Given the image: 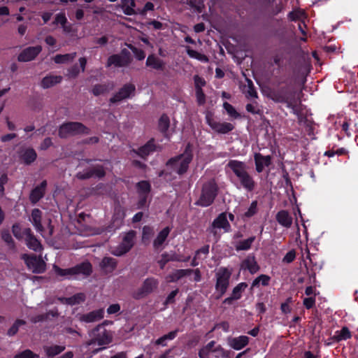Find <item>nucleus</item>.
I'll list each match as a JSON object with an SVG mask.
<instances>
[{"label": "nucleus", "instance_id": "obj_1", "mask_svg": "<svg viewBox=\"0 0 358 358\" xmlns=\"http://www.w3.org/2000/svg\"><path fill=\"white\" fill-rule=\"evenodd\" d=\"M227 166L233 171L238 179L241 186L246 191L253 192L257 186V182L253 177L248 172L247 165L245 162L231 159L227 164Z\"/></svg>", "mask_w": 358, "mask_h": 358}, {"label": "nucleus", "instance_id": "obj_2", "mask_svg": "<svg viewBox=\"0 0 358 358\" xmlns=\"http://www.w3.org/2000/svg\"><path fill=\"white\" fill-rule=\"evenodd\" d=\"M189 148L190 145L188 144L184 153L169 159L166 166L171 171L179 175H182L186 173L188 169L189 164L193 158L192 151Z\"/></svg>", "mask_w": 358, "mask_h": 358}, {"label": "nucleus", "instance_id": "obj_3", "mask_svg": "<svg viewBox=\"0 0 358 358\" xmlns=\"http://www.w3.org/2000/svg\"><path fill=\"white\" fill-rule=\"evenodd\" d=\"M218 186L214 179H210L203 183L201 187V195L195 202V205L201 207H208L215 201L218 194Z\"/></svg>", "mask_w": 358, "mask_h": 358}, {"label": "nucleus", "instance_id": "obj_4", "mask_svg": "<svg viewBox=\"0 0 358 358\" xmlns=\"http://www.w3.org/2000/svg\"><path fill=\"white\" fill-rule=\"evenodd\" d=\"M295 94V92L289 91L286 87H282L277 90H271L268 94V97L275 102L286 103L288 108L294 110L297 106Z\"/></svg>", "mask_w": 358, "mask_h": 358}, {"label": "nucleus", "instance_id": "obj_5", "mask_svg": "<svg viewBox=\"0 0 358 358\" xmlns=\"http://www.w3.org/2000/svg\"><path fill=\"white\" fill-rule=\"evenodd\" d=\"M90 336L91 339L86 343L87 346L94 344L106 345L110 343L113 341L112 334L104 328L103 324H99L94 328L90 332Z\"/></svg>", "mask_w": 358, "mask_h": 358}, {"label": "nucleus", "instance_id": "obj_6", "mask_svg": "<svg viewBox=\"0 0 358 358\" xmlns=\"http://www.w3.org/2000/svg\"><path fill=\"white\" fill-rule=\"evenodd\" d=\"M90 129L83 123L78 122H69L62 124L59 128V136L66 138L71 136L79 134H89Z\"/></svg>", "mask_w": 358, "mask_h": 358}, {"label": "nucleus", "instance_id": "obj_7", "mask_svg": "<svg viewBox=\"0 0 358 358\" xmlns=\"http://www.w3.org/2000/svg\"><path fill=\"white\" fill-rule=\"evenodd\" d=\"M231 275V271L226 267H220L215 273L216 283L215 289L220 293L219 299L227 292L229 285V279Z\"/></svg>", "mask_w": 358, "mask_h": 358}, {"label": "nucleus", "instance_id": "obj_8", "mask_svg": "<svg viewBox=\"0 0 358 358\" xmlns=\"http://www.w3.org/2000/svg\"><path fill=\"white\" fill-rule=\"evenodd\" d=\"M27 266L34 273H43L46 269L45 262L35 255L23 254L21 256Z\"/></svg>", "mask_w": 358, "mask_h": 358}, {"label": "nucleus", "instance_id": "obj_9", "mask_svg": "<svg viewBox=\"0 0 358 358\" xmlns=\"http://www.w3.org/2000/svg\"><path fill=\"white\" fill-rule=\"evenodd\" d=\"M136 235V233L134 230H130L126 233L122 242L112 251V254L120 257L128 252L134 245Z\"/></svg>", "mask_w": 358, "mask_h": 358}, {"label": "nucleus", "instance_id": "obj_10", "mask_svg": "<svg viewBox=\"0 0 358 358\" xmlns=\"http://www.w3.org/2000/svg\"><path fill=\"white\" fill-rule=\"evenodd\" d=\"M158 285L159 281L157 279L152 277L148 278L143 281L141 287L134 292L133 297L135 299L144 298L156 290Z\"/></svg>", "mask_w": 358, "mask_h": 358}, {"label": "nucleus", "instance_id": "obj_11", "mask_svg": "<svg viewBox=\"0 0 358 358\" xmlns=\"http://www.w3.org/2000/svg\"><path fill=\"white\" fill-rule=\"evenodd\" d=\"M131 62L130 52L124 49L121 54H114L107 59L106 67L114 66L115 67L127 66Z\"/></svg>", "mask_w": 358, "mask_h": 358}, {"label": "nucleus", "instance_id": "obj_12", "mask_svg": "<svg viewBox=\"0 0 358 358\" xmlns=\"http://www.w3.org/2000/svg\"><path fill=\"white\" fill-rule=\"evenodd\" d=\"M206 122L210 128L218 134H228L234 129V126L231 123L218 122L211 114L206 115Z\"/></svg>", "mask_w": 358, "mask_h": 358}, {"label": "nucleus", "instance_id": "obj_13", "mask_svg": "<svg viewBox=\"0 0 358 358\" xmlns=\"http://www.w3.org/2000/svg\"><path fill=\"white\" fill-rule=\"evenodd\" d=\"M42 51L41 45L29 46L18 55L17 61L20 62H27L34 60Z\"/></svg>", "mask_w": 358, "mask_h": 358}, {"label": "nucleus", "instance_id": "obj_14", "mask_svg": "<svg viewBox=\"0 0 358 358\" xmlns=\"http://www.w3.org/2000/svg\"><path fill=\"white\" fill-rule=\"evenodd\" d=\"M136 90L135 85L131 83L125 84L121 87L119 91L110 99V103H115L120 102L124 99H126L130 96L131 94H134Z\"/></svg>", "mask_w": 358, "mask_h": 358}, {"label": "nucleus", "instance_id": "obj_15", "mask_svg": "<svg viewBox=\"0 0 358 358\" xmlns=\"http://www.w3.org/2000/svg\"><path fill=\"white\" fill-rule=\"evenodd\" d=\"M231 226L227 219L226 213H220L213 222L210 228V232L215 236H217L216 229H223L226 232L230 230Z\"/></svg>", "mask_w": 358, "mask_h": 358}, {"label": "nucleus", "instance_id": "obj_16", "mask_svg": "<svg viewBox=\"0 0 358 358\" xmlns=\"http://www.w3.org/2000/svg\"><path fill=\"white\" fill-rule=\"evenodd\" d=\"M106 175V172L103 166L96 165L91 169L85 170L83 172H79L77 173L76 177L80 180H86L89 179L93 176H96L99 178H101L104 177Z\"/></svg>", "mask_w": 358, "mask_h": 358}, {"label": "nucleus", "instance_id": "obj_17", "mask_svg": "<svg viewBox=\"0 0 358 358\" xmlns=\"http://www.w3.org/2000/svg\"><path fill=\"white\" fill-rule=\"evenodd\" d=\"M190 259V256L183 257L180 255H178L176 252L169 254L164 252L161 255V259L158 261L159 266L161 269H163L168 262H187Z\"/></svg>", "mask_w": 358, "mask_h": 358}, {"label": "nucleus", "instance_id": "obj_18", "mask_svg": "<svg viewBox=\"0 0 358 358\" xmlns=\"http://www.w3.org/2000/svg\"><path fill=\"white\" fill-rule=\"evenodd\" d=\"M125 215V210L124 208L120 206H116L112 218V223L108 227L110 229L109 231L120 228L123 224Z\"/></svg>", "mask_w": 358, "mask_h": 358}, {"label": "nucleus", "instance_id": "obj_19", "mask_svg": "<svg viewBox=\"0 0 358 358\" xmlns=\"http://www.w3.org/2000/svg\"><path fill=\"white\" fill-rule=\"evenodd\" d=\"M104 311L103 309H98L86 314H78V320L82 322L91 323L101 320L103 317Z\"/></svg>", "mask_w": 358, "mask_h": 358}, {"label": "nucleus", "instance_id": "obj_20", "mask_svg": "<svg viewBox=\"0 0 358 358\" xmlns=\"http://www.w3.org/2000/svg\"><path fill=\"white\" fill-rule=\"evenodd\" d=\"M157 150V145L155 143V139L151 138L144 145L140 147L138 150H133V152L137 155L146 159L147 157Z\"/></svg>", "mask_w": 358, "mask_h": 358}, {"label": "nucleus", "instance_id": "obj_21", "mask_svg": "<svg viewBox=\"0 0 358 358\" xmlns=\"http://www.w3.org/2000/svg\"><path fill=\"white\" fill-rule=\"evenodd\" d=\"M23 234L26 236V243L29 248L34 250L38 251L42 249V245L39 242V241L36 238V236L33 234L32 231L30 228L24 229Z\"/></svg>", "mask_w": 358, "mask_h": 358}, {"label": "nucleus", "instance_id": "obj_22", "mask_svg": "<svg viewBox=\"0 0 358 358\" xmlns=\"http://www.w3.org/2000/svg\"><path fill=\"white\" fill-rule=\"evenodd\" d=\"M254 160L257 173H262L265 166H269L271 164V157L269 155L264 156L259 152L255 153Z\"/></svg>", "mask_w": 358, "mask_h": 358}, {"label": "nucleus", "instance_id": "obj_23", "mask_svg": "<svg viewBox=\"0 0 358 358\" xmlns=\"http://www.w3.org/2000/svg\"><path fill=\"white\" fill-rule=\"evenodd\" d=\"M117 266V260L110 257H104L99 263V267L105 274L113 273L116 269Z\"/></svg>", "mask_w": 358, "mask_h": 358}, {"label": "nucleus", "instance_id": "obj_24", "mask_svg": "<svg viewBox=\"0 0 358 358\" xmlns=\"http://www.w3.org/2000/svg\"><path fill=\"white\" fill-rule=\"evenodd\" d=\"M47 181L43 180L40 185L31 190L29 199L32 203H36L45 195Z\"/></svg>", "mask_w": 358, "mask_h": 358}, {"label": "nucleus", "instance_id": "obj_25", "mask_svg": "<svg viewBox=\"0 0 358 358\" xmlns=\"http://www.w3.org/2000/svg\"><path fill=\"white\" fill-rule=\"evenodd\" d=\"M37 157V154L35 150L32 148H25L21 150L20 154V159L26 165L32 164Z\"/></svg>", "mask_w": 358, "mask_h": 358}, {"label": "nucleus", "instance_id": "obj_26", "mask_svg": "<svg viewBox=\"0 0 358 358\" xmlns=\"http://www.w3.org/2000/svg\"><path fill=\"white\" fill-rule=\"evenodd\" d=\"M249 343V338L246 336H240L235 338H229L228 344L234 350H239L245 347Z\"/></svg>", "mask_w": 358, "mask_h": 358}, {"label": "nucleus", "instance_id": "obj_27", "mask_svg": "<svg viewBox=\"0 0 358 358\" xmlns=\"http://www.w3.org/2000/svg\"><path fill=\"white\" fill-rule=\"evenodd\" d=\"M73 275L82 274L85 276H89L92 273V265L88 262H83L80 264L72 267Z\"/></svg>", "mask_w": 358, "mask_h": 358}, {"label": "nucleus", "instance_id": "obj_28", "mask_svg": "<svg viewBox=\"0 0 358 358\" xmlns=\"http://www.w3.org/2000/svg\"><path fill=\"white\" fill-rule=\"evenodd\" d=\"M277 222L285 228H290L292 224V217L288 211L281 210L275 215Z\"/></svg>", "mask_w": 358, "mask_h": 358}, {"label": "nucleus", "instance_id": "obj_29", "mask_svg": "<svg viewBox=\"0 0 358 358\" xmlns=\"http://www.w3.org/2000/svg\"><path fill=\"white\" fill-rule=\"evenodd\" d=\"M215 341H212L208 343L206 346L202 348L199 351V357L200 358H210V352H217L219 350H222V348L220 345L215 347Z\"/></svg>", "mask_w": 358, "mask_h": 358}, {"label": "nucleus", "instance_id": "obj_30", "mask_svg": "<svg viewBox=\"0 0 358 358\" xmlns=\"http://www.w3.org/2000/svg\"><path fill=\"white\" fill-rule=\"evenodd\" d=\"M145 64L147 66L157 71H163L165 66V63L154 54L148 57Z\"/></svg>", "mask_w": 358, "mask_h": 358}, {"label": "nucleus", "instance_id": "obj_31", "mask_svg": "<svg viewBox=\"0 0 358 358\" xmlns=\"http://www.w3.org/2000/svg\"><path fill=\"white\" fill-rule=\"evenodd\" d=\"M62 80V76L49 74L42 79L41 86L44 89H48L60 83Z\"/></svg>", "mask_w": 358, "mask_h": 358}, {"label": "nucleus", "instance_id": "obj_32", "mask_svg": "<svg viewBox=\"0 0 358 358\" xmlns=\"http://www.w3.org/2000/svg\"><path fill=\"white\" fill-rule=\"evenodd\" d=\"M193 273V269H178L167 276V280L169 282H177L182 278L189 275Z\"/></svg>", "mask_w": 358, "mask_h": 358}, {"label": "nucleus", "instance_id": "obj_33", "mask_svg": "<svg viewBox=\"0 0 358 358\" xmlns=\"http://www.w3.org/2000/svg\"><path fill=\"white\" fill-rule=\"evenodd\" d=\"M59 316V313L57 308H55L52 310H50L47 313L44 314L37 315L34 317H31L30 320L32 323H38L41 322L47 321L50 319V317H57Z\"/></svg>", "mask_w": 358, "mask_h": 358}, {"label": "nucleus", "instance_id": "obj_34", "mask_svg": "<svg viewBox=\"0 0 358 358\" xmlns=\"http://www.w3.org/2000/svg\"><path fill=\"white\" fill-rule=\"evenodd\" d=\"M85 294L84 293H77L71 297L59 298V301L68 305H76L83 303L85 301Z\"/></svg>", "mask_w": 358, "mask_h": 358}, {"label": "nucleus", "instance_id": "obj_35", "mask_svg": "<svg viewBox=\"0 0 358 358\" xmlns=\"http://www.w3.org/2000/svg\"><path fill=\"white\" fill-rule=\"evenodd\" d=\"M241 266L244 269H248L252 274L257 273L259 270V266L254 256H248L242 262Z\"/></svg>", "mask_w": 358, "mask_h": 358}, {"label": "nucleus", "instance_id": "obj_36", "mask_svg": "<svg viewBox=\"0 0 358 358\" xmlns=\"http://www.w3.org/2000/svg\"><path fill=\"white\" fill-rule=\"evenodd\" d=\"M42 212L38 209L34 208L31 211V222L35 227L36 229L39 232H43L44 228L41 224Z\"/></svg>", "mask_w": 358, "mask_h": 358}, {"label": "nucleus", "instance_id": "obj_37", "mask_svg": "<svg viewBox=\"0 0 358 358\" xmlns=\"http://www.w3.org/2000/svg\"><path fill=\"white\" fill-rule=\"evenodd\" d=\"M65 348H66L64 345H58L43 346V350L45 353V355L49 358H52L56 355H59L63 351H64Z\"/></svg>", "mask_w": 358, "mask_h": 358}, {"label": "nucleus", "instance_id": "obj_38", "mask_svg": "<svg viewBox=\"0 0 358 358\" xmlns=\"http://www.w3.org/2000/svg\"><path fill=\"white\" fill-rule=\"evenodd\" d=\"M171 229L169 227L164 228L157 235V238L154 240L153 247L155 249L159 248L164 241L166 240Z\"/></svg>", "mask_w": 358, "mask_h": 358}, {"label": "nucleus", "instance_id": "obj_39", "mask_svg": "<svg viewBox=\"0 0 358 358\" xmlns=\"http://www.w3.org/2000/svg\"><path fill=\"white\" fill-rule=\"evenodd\" d=\"M255 240V236H251L245 240L239 241L235 246L237 251L249 250Z\"/></svg>", "mask_w": 358, "mask_h": 358}, {"label": "nucleus", "instance_id": "obj_40", "mask_svg": "<svg viewBox=\"0 0 358 358\" xmlns=\"http://www.w3.org/2000/svg\"><path fill=\"white\" fill-rule=\"evenodd\" d=\"M170 126V120L167 115L163 114L160 117L158 122V128L159 130L163 133L166 134L168 131Z\"/></svg>", "mask_w": 358, "mask_h": 358}, {"label": "nucleus", "instance_id": "obj_41", "mask_svg": "<svg viewBox=\"0 0 358 358\" xmlns=\"http://www.w3.org/2000/svg\"><path fill=\"white\" fill-rule=\"evenodd\" d=\"M76 57V52L65 54V55H57L54 57V61L57 64H63L73 61Z\"/></svg>", "mask_w": 358, "mask_h": 358}, {"label": "nucleus", "instance_id": "obj_42", "mask_svg": "<svg viewBox=\"0 0 358 358\" xmlns=\"http://www.w3.org/2000/svg\"><path fill=\"white\" fill-rule=\"evenodd\" d=\"M26 321L21 319H17L15 321L13 324L10 327V328L7 331V335L8 336H15L19 330V327L26 324Z\"/></svg>", "mask_w": 358, "mask_h": 358}, {"label": "nucleus", "instance_id": "obj_43", "mask_svg": "<svg viewBox=\"0 0 358 358\" xmlns=\"http://www.w3.org/2000/svg\"><path fill=\"white\" fill-rule=\"evenodd\" d=\"M336 333L337 334L335 336V338L337 341L347 340L352 336L349 329L346 327H343L340 331H337Z\"/></svg>", "mask_w": 358, "mask_h": 358}, {"label": "nucleus", "instance_id": "obj_44", "mask_svg": "<svg viewBox=\"0 0 358 358\" xmlns=\"http://www.w3.org/2000/svg\"><path fill=\"white\" fill-rule=\"evenodd\" d=\"M2 240L12 249L15 248V242L8 230H3L1 231Z\"/></svg>", "mask_w": 358, "mask_h": 358}, {"label": "nucleus", "instance_id": "obj_45", "mask_svg": "<svg viewBox=\"0 0 358 358\" xmlns=\"http://www.w3.org/2000/svg\"><path fill=\"white\" fill-rule=\"evenodd\" d=\"M248 285L245 282H241L237 285L234 289L232 292L231 296L236 300L239 299L241 296V293L247 287Z\"/></svg>", "mask_w": 358, "mask_h": 358}, {"label": "nucleus", "instance_id": "obj_46", "mask_svg": "<svg viewBox=\"0 0 358 358\" xmlns=\"http://www.w3.org/2000/svg\"><path fill=\"white\" fill-rule=\"evenodd\" d=\"M187 3L191 8H194L195 11L201 13L204 8L203 0H187Z\"/></svg>", "mask_w": 358, "mask_h": 358}, {"label": "nucleus", "instance_id": "obj_47", "mask_svg": "<svg viewBox=\"0 0 358 358\" xmlns=\"http://www.w3.org/2000/svg\"><path fill=\"white\" fill-rule=\"evenodd\" d=\"M271 278L268 275L262 274L252 282V287H257L260 283L264 286H267Z\"/></svg>", "mask_w": 358, "mask_h": 358}, {"label": "nucleus", "instance_id": "obj_48", "mask_svg": "<svg viewBox=\"0 0 358 358\" xmlns=\"http://www.w3.org/2000/svg\"><path fill=\"white\" fill-rule=\"evenodd\" d=\"M137 188L141 194L147 195L150 191V185L148 181L142 180L137 183Z\"/></svg>", "mask_w": 358, "mask_h": 358}, {"label": "nucleus", "instance_id": "obj_49", "mask_svg": "<svg viewBox=\"0 0 358 358\" xmlns=\"http://www.w3.org/2000/svg\"><path fill=\"white\" fill-rule=\"evenodd\" d=\"M109 91L108 87L106 85L104 84H96L95 85L92 90V92L94 96H99L101 94H103Z\"/></svg>", "mask_w": 358, "mask_h": 358}, {"label": "nucleus", "instance_id": "obj_50", "mask_svg": "<svg viewBox=\"0 0 358 358\" xmlns=\"http://www.w3.org/2000/svg\"><path fill=\"white\" fill-rule=\"evenodd\" d=\"M223 108L225 109V110L227 112L229 115H230L231 117L234 119H237L240 117V114L236 110L234 107L229 103L228 102H224L223 103Z\"/></svg>", "mask_w": 358, "mask_h": 358}, {"label": "nucleus", "instance_id": "obj_51", "mask_svg": "<svg viewBox=\"0 0 358 358\" xmlns=\"http://www.w3.org/2000/svg\"><path fill=\"white\" fill-rule=\"evenodd\" d=\"M53 269L56 274L59 276L73 275L72 267L69 268L63 269L57 265H54Z\"/></svg>", "mask_w": 358, "mask_h": 358}, {"label": "nucleus", "instance_id": "obj_52", "mask_svg": "<svg viewBox=\"0 0 358 358\" xmlns=\"http://www.w3.org/2000/svg\"><path fill=\"white\" fill-rule=\"evenodd\" d=\"M257 213V201H254L251 203L248 210L244 213L243 217L250 218Z\"/></svg>", "mask_w": 358, "mask_h": 358}, {"label": "nucleus", "instance_id": "obj_53", "mask_svg": "<svg viewBox=\"0 0 358 358\" xmlns=\"http://www.w3.org/2000/svg\"><path fill=\"white\" fill-rule=\"evenodd\" d=\"M129 49L132 51L134 56L138 60H143L145 57V53L142 49H139L131 45H129Z\"/></svg>", "mask_w": 358, "mask_h": 358}, {"label": "nucleus", "instance_id": "obj_54", "mask_svg": "<svg viewBox=\"0 0 358 358\" xmlns=\"http://www.w3.org/2000/svg\"><path fill=\"white\" fill-rule=\"evenodd\" d=\"M37 354L34 353L30 350H25L20 353L17 354L13 358H38Z\"/></svg>", "mask_w": 358, "mask_h": 358}, {"label": "nucleus", "instance_id": "obj_55", "mask_svg": "<svg viewBox=\"0 0 358 358\" xmlns=\"http://www.w3.org/2000/svg\"><path fill=\"white\" fill-rule=\"evenodd\" d=\"M187 52L188 55L191 57L206 62L208 60V57L206 55H202L194 50H192L189 48H187Z\"/></svg>", "mask_w": 358, "mask_h": 358}, {"label": "nucleus", "instance_id": "obj_56", "mask_svg": "<svg viewBox=\"0 0 358 358\" xmlns=\"http://www.w3.org/2000/svg\"><path fill=\"white\" fill-rule=\"evenodd\" d=\"M197 103L202 106L206 103V95L202 89H195Z\"/></svg>", "mask_w": 358, "mask_h": 358}, {"label": "nucleus", "instance_id": "obj_57", "mask_svg": "<svg viewBox=\"0 0 358 358\" xmlns=\"http://www.w3.org/2000/svg\"><path fill=\"white\" fill-rule=\"evenodd\" d=\"M248 83V90L246 92V97L247 98H257V93L253 86L252 82L247 79Z\"/></svg>", "mask_w": 358, "mask_h": 358}, {"label": "nucleus", "instance_id": "obj_58", "mask_svg": "<svg viewBox=\"0 0 358 358\" xmlns=\"http://www.w3.org/2000/svg\"><path fill=\"white\" fill-rule=\"evenodd\" d=\"M155 8L154 4L152 2H147L143 8H137L138 14L145 15L148 11L153 10Z\"/></svg>", "mask_w": 358, "mask_h": 358}, {"label": "nucleus", "instance_id": "obj_59", "mask_svg": "<svg viewBox=\"0 0 358 358\" xmlns=\"http://www.w3.org/2000/svg\"><path fill=\"white\" fill-rule=\"evenodd\" d=\"M79 73V69L78 66L76 64L68 69L66 76H68L70 78H75L78 76Z\"/></svg>", "mask_w": 358, "mask_h": 358}, {"label": "nucleus", "instance_id": "obj_60", "mask_svg": "<svg viewBox=\"0 0 358 358\" xmlns=\"http://www.w3.org/2000/svg\"><path fill=\"white\" fill-rule=\"evenodd\" d=\"M194 81L195 89H202V87L205 86L206 84V80L198 75L194 76Z\"/></svg>", "mask_w": 358, "mask_h": 358}, {"label": "nucleus", "instance_id": "obj_61", "mask_svg": "<svg viewBox=\"0 0 358 358\" xmlns=\"http://www.w3.org/2000/svg\"><path fill=\"white\" fill-rule=\"evenodd\" d=\"M12 232L16 238L21 239L22 238V233L19 224L15 223L13 225Z\"/></svg>", "mask_w": 358, "mask_h": 358}, {"label": "nucleus", "instance_id": "obj_62", "mask_svg": "<svg viewBox=\"0 0 358 358\" xmlns=\"http://www.w3.org/2000/svg\"><path fill=\"white\" fill-rule=\"evenodd\" d=\"M296 257V252L294 250L289 251L285 256L283 257L282 262L285 263L289 264L292 262Z\"/></svg>", "mask_w": 358, "mask_h": 358}, {"label": "nucleus", "instance_id": "obj_63", "mask_svg": "<svg viewBox=\"0 0 358 358\" xmlns=\"http://www.w3.org/2000/svg\"><path fill=\"white\" fill-rule=\"evenodd\" d=\"M303 304L307 309L312 308L315 304V296H314L305 298L303 299Z\"/></svg>", "mask_w": 358, "mask_h": 358}, {"label": "nucleus", "instance_id": "obj_64", "mask_svg": "<svg viewBox=\"0 0 358 358\" xmlns=\"http://www.w3.org/2000/svg\"><path fill=\"white\" fill-rule=\"evenodd\" d=\"M153 234L152 229L149 226H144L143 228V240L149 239Z\"/></svg>", "mask_w": 358, "mask_h": 358}]
</instances>
